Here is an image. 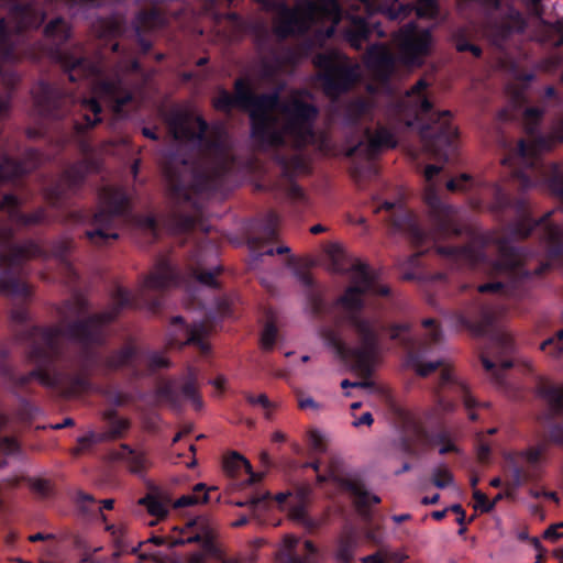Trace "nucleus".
<instances>
[{"mask_svg": "<svg viewBox=\"0 0 563 563\" xmlns=\"http://www.w3.org/2000/svg\"><path fill=\"white\" fill-rule=\"evenodd\" d=\"M244 82H236V98L223 92L214 100L217 109L227 110L235 101L250 109L253 133L269 143L291 142L296 146L312 141V121L316 109L308 102L309 96L295 93L286 106H279L276 96L251 99L244 92Z\"/></svg>", "mask_w": 563, "mask_h": 563, "instance_id": "nucleus-1", "label": "nucleus"}, {"mask_svg": "<svg viewBox=\"0 0 563 563\" xmlns=\"http://www.w3.org/2000/svg\"><path fill=\"white\" fill-rule=\"evenodd\" d=\"M279 22L276 24V32L285 36L289 33L301 32L310 26L311 22L330 21L331 25L327 29V36H331L334 26L340 21V13L336 0H319L318 4H312L307 10L301 8L290 11L283 9L279 13Z\"/></svg>", "mask_w": 563, "mask_h": 563, "instance_id": "nucleus-2", "label": "nucleus"}, {"mask_svg": "<svg viewBox=\"0 0 563 563\" xmlns=\"http://www.w3.org/2000/svg\"><path fill=\"white\" fill-rule=\"evenodd\" d=\"M394 42L399 51L398 59L406 65L420 64L432 45L430 32L416 25L406 26L395 36Z\"/></svg>", "mask_w": 563, "mask_h": 563, "instance_id": "nucleus-3", "label": "nucleus"}, {"mask_svg": "<svg viewBox=\"0 0 563 563\" xmlns=\"http://www.w3.org/2000/svg\"><path fill=\"white\" fill-rule=\"evenodd\" d=\"M180 533L186 536L174 539L172 541L174 544L202 542L207 554L217 555L216 545L211 543L216 536V527L208 518L199 517L188 522Z\"/></svg>", "mask_w": 563, "mask_h": 563, "instance_id": "nucleus-4", "label": "nucleus"}, {"mask_svg": "<svg viewBox=\"0 0 563 563\" xmlns=\"http://www.w3.org/2000/svg\"><path fill=\"white\" fill-rule=\"evenodd\" d=\"M355 286L350 287L341 299V305L345 310H354L362 303L361 295L369 289L371 277L367 266L357 264L354 267Z\"/></svg>", "mask_w": 563, "mask_h": 563, "instance_id": "nucleus-5", "label": "nucleus"}, {"mask_svg": "<svg viewBox=\"0 0 563 563\" xmlns=\"http://www.w3.org/2000/svg\"><path fill=\"white\" fill-rule=\"evenodd\" d=\"M428 84L426 80L420 79L417 84L406 93L404 103L401 106V112L408 114H423L430 111L431 103L427 97Z\"/></svg>", "mask_w": 563, "mask_h": 563, "instance_id": "nucleus-6", "label": "nucleus"}, {"mask_svg": "<svg viewBox=\"0 0 563 563\" xmlns=\"http://www.w3.org/2000/svg\"><path fill=\"white\" fill-rule=\"evenodd\" d=\"M299 543V540L294 536H286L282 542L280 552L278 554V563H313V554L316 547L311 541H305L302 547L306 552L303 560L298 559L292 554V550Z\"/></svg>", "mask_w": 563, "mask_h": 563, "instance_id": "nucleus-7", "label": "nucleus"}, {"mask_svg": "<svg viewBox=\"0 0 563 563\" xmlns=\"http://www.w3.org/2000/svg\"><path fill=\"white\" fill-rule=\"evenodd\" d=\"M114 211H100L93 218L96 228L87 232L88 238L96 244H102L108 239H117L118 234L111 229Z\"/></svg>", "mask_w": 563, "mask_h": 563, "instance_id": "nucleus-8", "label": "nucleus"}, {"mask_svg": "<svg viewBox=\"0 0 563 563\" xmlns=\"http://www.w3.org/2000/svg\"><path fill=\"white\" fill-rule=\"evenodd\" d=\"M350 20L353 26V30L346 33V38L351 43L352 46L360 48L365 38L376 34L378 37L384 35V32L377 26L376 23H372L369 26L363 19L357 18L353 14L350 15Z\"/></svg>", "mask_w": 563, "mask_h": 563, "instance_id": "nucleus-9", "label": "nucleus"}, {"mask_svg": "<svg viewBox=\"0 0 563 563\" xmlns=\"http://www.w3.org/2000/svg\"><path fill=\"white\" fill-rule=\"evenodd\" d=\"M224 468L233 476L241 475L242 473L247 474L249 483H254L256 481V475L252 472L249 461L238 453H233L225 459Z\"/></svg>", "mask_w": 563, "mask_h": 563, "instance_id": "nucleus-10", "label": "nucleus"}, {"mask_svg": "<svg viewBox=\"0 0 563 563\" xmlns=\"http://www.w3.org/2000/svg\"><path fill=\"white\" fill-rule=\"evenodd\" d=\"M361 2L371 14L374 12H383L390 20L399 18L400 14L407 11V8L401 4L398 5V10L396 11L398 0H390V4L387 2L383 3L382 0H361Z\"/></svg>", "mask_w": 563, "mask_h": 563, "instance_id": "nucleus-11", "label": "nucleus"}, {"mask_svg": "<svg viewBox=\"0 0 563 563\" xmlns=\"http://www.w3.org/2000/svg\"><path fill=\"white\" fill-rule=\"evenodd\" d=\"M457 128L444 122L434 140V152L439 155L441 152L453 150V141L457 137Z\"/></svg>", "mask_w": 563, "mask_h": 563, "instance_id": "nucleus-12", "label": "nucleus"}, {"mask_svg": "<svg viewBox=\"0 0 563 563\" xmlns=\"http://www.w3.org/2000/svg\"><path fill=\"white\" fill-rule=\"evenodd\" d=\"M548 449V442L541 441L521 451L518 456L528 466L537 467L544 461Z\"/></svg>", "mask_w": 563, "mask_h": 563, "instance_id": "nucleus-13", "label": "nucleus"}, {"mask_svg": "<svg viewBox=\"0 0 563 563\" xmlns=\"http://www.w3.org/2000/svg\"><path fill=\"white\" fill-rule=\"evenodd\" d=\"M548 148L543 143H532V144H519V151L516 153L514 157L505 158L503 161L504 164H510L511 159L519 161L520 164L529 165L531 164V158L536 156L540 150Z\"/></svg>", "mask_w": 563, "mask_h": 563, "instance_id": "nucleus-14", "label": "nucleus"}, {"mask_svg": "<svg viewBox=\"0 0 563 563\" xmlns=\"http://www.w3.org/2000/svg\"><path fill=\"white\" fill-rule=\"evenodd\" d=\"M197 125L202 133L206 129L205 122L199 118H186L180 122L174 123L173 132L176 139H192L194 135L189 132V129Z\"/></svg>", "mask_w": 563, "mask_h": 563, "instance_id": "nucleus-15", "label": "nucleus"}, {"mask_svg": "<svg viewBox=\"0 0 563 563\" xmlns=\"http://www.w3.org/2000/svg\"><path fill=\"white\" fill-rule=\"evenodd\" d=\"M208 501V494L203 484H197L194 492L188 495H184L174 503V507H187L196 504H203Z\"/></svg>", "mask_w": 563, "mask_h": 563, "instance_id": "nucleus-16", "label": "nucleus"}, {"mask_svg": "<svg viewBox=\"0 0 563 563\" xmlns=\"http://www.w3.org/2000/svg\"><path fill=\"white\" fill-rule=\"evenodd\" d=\"M355 329L364 341V349L358 355L360 358H364L368 354V352L373 350L374 335L369 324L365 321H356Z\"/></svg>", "mask_w": 563, "mask_h": 563, "instance_id": "nucleus-17", "label": "nucleus"}, {"mask_svg": "<svg viewBox=\"0 0 563 563\" xmlns=\"http://www.w3.org/2000/svg\"><path fill=\"white\" fill-rule=\"evenodd\" d=\"M122 457L126 459L131 464V470L139 473L148 465V460L143 452L132 451L128 448L123 449Z\"/></svg>", "mask_w": 563, "mask_h": 563, "instance_id": "nucleus-18", "label": "nucleus"}, {"mask_svg": "<svg viewBox=\"0 0 563 563\" xmlns=\"http://www.w3.org/2000/svg\"><path fill=\"white\" fill-rule=\"evenodd\" d=\"M373 147H393L396 142L394 135L386 129H379L369 137Z\"/></svg>", "mask_w": 563, "mask_h": 563, "instance_id": "nucleus-19", "label": "nucleus"}, {"mask_svg": "<svg viewBox=\"0 0 563 563\" xmlns=\"http://www.w3.org/2000/svg\"><path fill=\"white\" fill-rule=\"evenodd\" d=\"M141 504H143L147 511L157 518H163L167 514V506L162 500L157 499L156 497H146L141 499Z\"/></svg>", "mask_w": 563, "mask_h": 563, "instance_id": "nucleus-20", "label": "nucleus"}, {"mask_svg": "<svg viewBox=\"0 0 563 563\" xmlns=\"http://www.w3.org/2000/svg\"><path fill=\"white\" fill-rule=\"evenodd\" d=\"M246 400L250 405L261 408L266 417H269L275 408L265 394L247 395Z\"/></svg>", "mask_w": 563, "mask_h": 563, "instance_id": "nucleus-21", "label": "nucleus"}, {"mask_svg": "<svg viewBox=\"0 0 563 563\" xmlns=\"http://www.w3.org/2000/svg\"><path fill=\"white\" fill-rule=\"evenodd\" d=\"M432 483L438 488H444L453 483V478L446 467L440 466L437 467L432 473Z\"/></svg>", "mask_w": 563, "mask_h": 563, "instance_id": "nucleus-22", "label": "nucleus"}, {"mask_svg": "<svg viewBox=\"0 0 563 563\" xmlns=\"http://www.w3.org/2000/svg\"><path fill=\"white\" fill-rule=\"evenodd\" d=\"M82 106L86 111L85 117H86L87 125H93L98 121H100V119H99L100 106L96 99L85 100L82 102Z\"/></svg>", "mask_w": 563, "mask_h": 563, "instance_id": "nucleus-23", "label": "nucleus"}, {"mask_svg": "<svg viewBox=\"0 0 563 563\" xmlns=\"http://www.w3.org/2000/svg\"><path fill=\"white\" fill-rule=\"evenodd\" d=\"M95 93L97 95L98 98L102 99L104 102L110 101V100H115V102H117L115 110H119L120 106L125 102V100H121L118 97V91H117L115 87L101 86L95 91Z\"/></svg>", "mask_w": 563, "mask_h": 563, "instance_id": "nucleus-24", "label": "nucleus"}, {"mask_svg": "<svg viewBox=\"0 0 563 563\" xmlns=\"http://www.w3.org/2000/svg\"><path fill=\"white\" fill-rule=\"evenodd\" d=\"M417 14L420 18H432L435 14L437 5L434 0H419L417 8Z\"/></svg>", "mask_w": 563, "mask_h": 563, "instance_id": "nucleus-25", "label": "nucleus"}, {"mask_svg": "<svg viewBox=\"0 0 563 563\" xmlns=\"http://www.w3.org/2000/svg\"><path fill=\"white\" fill-rule=\"evenodd\" d=\"M146 284H147V287H150V288H164V287L168 286L169 282H168L167 271L164 269L162 272L152 274L148 277Z\"/></svg>", "mask_w": 563, "mask_h": 563, "instance_id": "nucleus-26", "label": "nucleus"}, {"mask_svg": "<svg viewBox=\"0 0 563 563\" xmlns=\"http://www.w3.org/2000/svg\"><path fill=\"white\" fill-rule=\"evenodd\" d=\"M372 54H376L380 58L376 60L378 67H386L389 64L394 65L397 60L394 58L385 47H375Z\"/></svg>", "mask_w": 563, "mask_h": 563, "instance_id": "nucleus-27", "label": "nucleus"}, {"mask_svg": "<svg viewBox=\"0 0 563 563\" xmlns=\"http://www.w3.org/2000/svg\"><path fill=\"white\" fill-rule=\"evenodd\" d=\"M276 328L273 324H267L262 333L261 343L265 349H269L276 340Z\"/></svg>", "mask_w": 563, "mask_h": 563, "instance_id": "nucleus-28", "label": "nucleus"}, {"mask_svg": "<svg viewBox=\"0 0 563 563\" xmlns=\"http://www.w3.org/2000/svg\"><path fill=\"white\" fill-rule=\"evenodd\" d=\"M184 396L191 402L195 409H200L202 407V401L194 386L185 387Z\"/></svg>", "mask_w": 563, "mask_h": 563, "instance_id": "nucleus-29", "label": "nucleus"}, {"mask_svg": "<svg viewBox=\"0 0 563 563\" xmlns=\"http://www.w3.org/2000/svg\"><path fill=\"white\" fill-rule=\"evenodd\" d=\"M377 503H379V498L369 493H356L355 495V504L358 506H367Z\"/></svg>", "mask_w": 563, "mask_h": 563, "instance_id": "nucleus-30", "label": "nucleus"}, {"mask_svg": "<svg viewBox=\"0 0 563 563\" xmlns=\"http://www.w3.org/2000/svg\"><path fill=\"white\" fill-rule=\"evenodd\" d=\"M562 339H563V329L561 331H559L554 338H550V339L545 340L541 344V350L547 351L548 347H550L551 345H555V350L558 352H562L563 351V346L560 343V341Z\"/></svg>", "mask_w": 563, "mask_h": 563, "instance_id": "nucleus-31", "label": "nucleus"}, {"mask_svg": "<svg viewBox=\"0 0 563 563\" xmlns=\"http://www.w3.org/2000/svg\"><path fill=\"white\" fill-rule=\"evenodd\" d=\"M402 560V558H391L387 555L376 554L373 556H367L364 559V563H399Z\"/></svg>", "mask_w": 563, "mask_h": 563, "instance_id": "nucleus-32", "label": "nucleus"}, {"mask_svg": "<svg viewBox=\"0 0 563 563\" xmlns=\"http://www.w3.org/2000/svg\"><path fill=\"white\" fill-rule=\"evenodd\" d=\"M174 539H180V537H175V536H153L151 537L146 543H154L156 545H169V547H175L176 544H174L172 541Z\"/></svg>", "mask_w": 563, "mask_h": 563, "instance_id": "nucleus-33", "label": "nucleus"}, {"mask_svg": "<svg viewBox=\"0 0 563 563\" xmlns=\"http://www.w3.org/2000/svg\"><path fill=\"white\" fill-rule=\"evenodd\" d=\"M544 538L552 542L563 538L562 525H553L544 531Z\"/></svg>", "mask_w": 563, "mask_h": 563, "instance_id": "nucleus-34", "label": "nucleus"}, {"mask_svg": "<svg viewBox=\"0 0 563 563\" xmlns=\"http://www.w3.org/2000/svg\"><path fill=\"white\" fill-rule=\"evenodd\" d=\"M438 363H418L415 365V369L419 375L426 376L432 373L438 367Z\"/></svg>", "mask_w": 563, "mask_h": 563, "instance_id": "nucleus-35", "label": "nucleus"}, {"mask_svg": "<svg viewBox=\"0 0 563 563\" xmlns=\"http://www.w3.org/2000/svg\"><path fill=\"white\" fill-rule=\"evenodd\" d=\"M298 405L301 409H310L314 412L318 411L320 408V406L311 397H300L298 400Z\"/></svg>", "mask_w": 563, "mask_h": 563, "instance_id": "nucleus-36", "label": "nucleus"}, {"mask_svg": "<svg viewBox=\"0 0 563 563\" xmlns=\"http://www.w3.org/2000/svg\"><path fill=\"white\" fill-rule=\"evenodd\" d=\"M309 441H310V444L311 446L316 450V451H323L324 450V445H323V437L313 431V432H310L309 434Z\"/></svg>", "mask_w": 563, "mask_h": 563, "instance_id": "nucleus-37", "label": "nucleus"}, {"mask_svg": "<svg viewBox=\"0 0 563 563\" xmlns=\"http://www.w3.org/2000/svg\"><path fill=\"white\" fill-rule=\"evenodd\" d=\"M550 439L555 443H563V427L556 426L553 427L550 431Z\"/></svg>", "mask_w": 563, "mask_h": 563, "instance_id": "nucleus-38", "label": "nucleus"}, {"mask_svg": "<svg viewBox=\"0 0 563 563\" xmlns=\"http://www.w3.org/2000/svg\"><path fill=\"white\" fill-rule=\"evenodd\" d=\"M466 180L467 177L465 175H462L459 179H452L448 181L446 187L450 190H463L465 187L464 185H461V183Z\"/></svg>", "mask_w": 563, "mask_h": 563, "instance_id": "nucleus-39", "label": "nucleus"}, {"mask_svg": "<svg viewBox=\"0 0 563 563\" xmlns=\"http://www.w3.org/2000/svg\"><path fill=\"white\" fill-rule=\"evenodd\" d=\"M18 450V444L15 441L5 439L0 443V451L13 453Z\"/></svg>", "mask_w": 563, "mask_h": 563, "instance_id": "nucleus-40", "label": "nucleus"}, {"mask_svg": "<svg viewBox=\"0 0 563 563\" xmlns=\"http://www.w3.org/2000/svg\"><path fill=\"white\" fill-rule=\"evenodd\" d=\"M77 503L79 506H81L82 508H88V506L90 504H93L95 500L93 498L88 495V494H84V493H78L77 494Z\"/></svg>", "mask_w": 563, "mask_h": 563, "instance_id": "nucleus-41", "label": "nucleus"}, {"mask_svg": "<svg viewBox=\"0 0 563 563\" xmlns=\"http://www.w3.org/2000/svg\"><path fill=\"white\" fill-rule=\"evenodd\" d=\"M373 423V417L371 412L363 413L360 418L353 421L354 427H360L363 424L371 426Z\"/></svg>", "mask_w": 563, "mask_h": 563, "instance_id": "nucleus-42", "label": "nucleus"}, {"mask_svg": "<svg viewBox=\"0 0 563 563\" xmlns=\"http://www.w3.org/2000/svg\"><path fill=\"white\" fill-rule=\"evenodd\" d=\"M511 482H507V486L517 487L521 484V471L518 467L511 470Z\"/></svg>", "mask_w": 563, "mask_h": 563, "instance_id": "nucleus-43", "label": "nucleus"}, {"mask_svg": "<svg viewBox=\"0 0 563 563\" xmlns=\"http://www.w3.org/2000/svg\"><path fill=\"white\" fill-rule=\"evenodd\" d=\"M104 205L107 208H112L118 201H121V195L118 192H111L104 196Z\"/></svg>", "mask_w": 563, "mask_h": 563, "instance_id": "nucleus-44", "label": "nucleus"}, {"mask_svg": "<svg viewBox=\"0 0 563 563\" xmlns=\"http://www.w3.org/2000/svg\"><path fill=\"white\" fill-rule=\"evenodd\" d=\"M441 170V167L429 165L424 169V177L428 181H431L434 176H437Z\"/></svg>", "mask_w": 563, "mask_h": 563, "instance_id": "nucleus-45", "label": "nucleus"}, {"mask_svg": "<svg viewBox=\"0 0 563 563\" xmlns=\"http://www.w3.org/2000/svg\"><path fill=\"white\" fill-rule=\"evenodd\" d=\"M449 510H451V511L455 512V516H459V517H457V522H459V523H461V525H462V523L464 522V520H465V512H464V510L462 509L461 505H457V504H456V505H453V506H451V507L449 508Z\"/></svg>", "mask_w": 563, "mask_h": 563, "instance_id": "nucleus-46", "label": "nucleus"}, {"mask_svg": "<svg viewBox=\"0 0 563 563\" xmlns=\"http://www.w3.org/2000/svg\"><path fill=\"white\" fill-rule=\"evenodd\" d=\"M454 378V373L451 368H449L448 366H444L442 368V375H441V380H442V384H445L450 380H452Z\"/></svg>", "mask_w": 563, "mask_h": 563, "instance_id": "nucleus-47", "label": "nucleus"}, {"mask_svg": "<svg viewBox=\"0 0 563 563\" xmlns=\"http://www.w3.org/2000/svg\"><path fill=\"white\" fill-rule=\"evenodd\" d=\"M198 279L203 285H207V286L214 285V276L210 273L199 275Z\"/></svg>", "mask_w": 563, "mask_h": 563, "instance_id": "nucleus-48", "label": "nucleus"}, {"mask_svg": "<svg viewBox=\"0 0 563 563\" xmlns=\"http://www.w3.org/2000/svg\"><path fill=\"white\" fill-rule=\"evenodd\" d=\"M211 384H212V385H213L218 390H220V391H221V390H223V389H224V387H225L227 379H225V377H223V376H218V377H216V378L211 382Z\"/></svg>", "mask_w": 563, "mask_h": 563, "instance_id": "nucleus-49", "label": "nucleus"}, {"mask_svg": "<svg viewBox=\"0 0 563 563\" xmlns=\"http://www.w3.org/2000/svg\"><path fill=\"white\" fill-rule=\"evenodd\" d=\"M62 25H64V22L62 20L53 21V22H51L47 25L46 33L51 34V35H54L55 34V29L58 27V26H62Z\"/></svg>", "mask_w": 563, "mask_h": 563, "instance_id": "nucleus-50", "label": "nucleus"}, {"mask_svg": "<svg viewBox=\"0 0 563 563\" xmlns=\"http://www.w3.org/2000/svg\"><path fill=\"white\" fill-rule=\"evenodd\" d=\"M339 467V462L333 461L330 467L329 478H333L334 481L339 479V476L336 474V468Z\"/></svg>", "mask_w": 563, "mask_h": 563, "instance_id": "nucleus-51", "label": "nucleus"}, {"mask_svg": "<svg viewBox=\"0 0 563 563\" xmlns=\"http://www.w3.org/2000/svg\"><path fill=\"white\" fill-rule=\"evenodd\" d=\"M117 424H118V428L115 430V433H119L123 430H125L128 427H129V422L126 419H123V418H119L117 420Z\"/></svg>", "mask_w": 563, "mask_h": 563, "instance_id": "nucleus-52", "label": "nucleus"}, {"mask_svg": "<svg viewBox=\"0 0 563 563\" xmlns=\"http://www.w3.org/2000/svg\"><path fill=\"white\" fill-rule=\"evenodd\" d=\"M457 49L459 51L471 49L473 52V54L476 55V56H478L479 53H481L479 48H477L475 46H471V45H464V44L459 45Z\"/></svg>", "mask_w": 563, "mask_h": 563, "instance_id": "nucleus-53", "label": "nucleus"}, {"mask_svg": "<svg viewBox=\"0 0 563 563\" xmlns=\"http://www.w3.org/2000/svg\"><path fill=\"white\" fill-rule=\"evenodd\" d=\"M188 563H206V558L203 554H194L189 559Z\"/></svg>", "mask_w": 563, "mask_h": 563, "instance_id": "nucleus-54", "label": "nucleus"}, {"mask_svg": "<svg viewBox=\"0 0 563 563\" xmlns=\"http://www.w3.org/2000/svg\"><path fill=\"white\" fill-rule=\"evenodd\" d=\"M141 558L153 560L156 563H163V560L161 559V556L157 553L142 554Z\"/></svg>", "mask_w": 563, "mask_h": 563, "instance_id": "nucleus-55", "label": "nucleus"}, {"mask_svg": "<svg viewBox=\"0 0 563 563\" xmlns=\"http://www.w3.org/2000/svg\"><path fill=\"white\" fill-rule=\"evenodd\" d=\"M449 511V508H445L443 510H437V511H433L432 512V517L435 519V520H442L445 516H446V512Z\"/></svg>", "mask_w": 563, "mask_h": 563, "instance_id": "nucleus-56", "label": "nucleus"}, {"mask_svg": "<svg viewBox=\"0 0 563 563\" xmlns=\"http://www.w3.org/2000/svg\"><path fill=\"white\" fill-rule=\"evenodd\" d=\"M438 500H439V494H435L430 498L429 497L422 498L421 503L424 505H430V504H437Z\"/></svg>", "mask_w": 563, "mask_h": 563, "instance_id": "nucleus-57", "label": "nucleus"}, {"mask_svg": "<svg viewBox=\"0 0 563 563\" xmlns=\"http://www.w3.org/2000/svg\"><path fill=\"white\" fill-rule=\"evenodd\" d=\"M216 551H217V555H213V556L221 560L222 563H239V561L235 559H230V560L223 559L221 555V551L217 547H216Z\"/></svg>", "mask_w": 563, "mask_h": 563, "instance_id": "nucleus-58", "label": "nucleus"}, {"mask_svg": "<svg viewBox=\"0 0 563 563\" xmlns=\"http://www.w3.org/2000/svg\"><path fill=\"white\" fill-rule=\"evenodd\" d=\"M152 365H154V366H165V365H167V361H165L162 357L153 356L152 357Z\"/></svg>", "mask_w": 563, "mask_h": 563, "instance_id": "nucleus-59", "label": "nucleus"}, {"mask_svg": "<svg viewBox=\"0 0 563 563\" xmlns=\"http://www.w3.org/2000/svg\"><path fill=\"white\" fill-rule=\"evenodd\" d=\"M272 440L275 442H283L285 440V434L280 431H275L272 434Z\"/></svg>", "mask_w": 563, "mask_h": 563, "instance_id": "nucleus-60", "label": "nucleus"}, {"mask_svg": "<svg viewBox=\"0 0 563 563\" xmlns=\"http://www.w3.org/2000/svg\"><path fill=\"white\" fill-rule=\"evenodd\" d=\"M453 450H455V446H454L453 443H450L448 445H442V446L439 448V452L441 454L448 453V452L453 451Z\"/></svg>", "mask_w": 563, "mask_h": 563, "instance_id": "nucleus-61", "label": "nucleus"}, {"mask_svg": "<svg viewBox=\"0 0 563 563\" xmlns=\"http://www.w3.org/2000/svg\"><path fill=\"white\" fill-rule=\"evenodd\" d=\"M288 497H290V495H289V494H284V493H282V494L276 495L275 499H276V501H277V503L283 504V503H285V501H286V499H287Z\"/></svg>", "mask_w": 563, "mask_h": 563, "instance_id": "nucleus-62", "label": "nucleus"}, {"mask_svg": "<svg viewBox=\"0 0 563 563\" xmlns=\"http://www.w3.org/2000/svg\"><path fill=\"white\" fill-rule=\"evenodd\" d=\"M310 231L313 234H318L320 232H323L324 228L321 224H316V225L311 227Z\"/></svg>", "mask_w": 563, "mask_h": 563, "instance_id": "nucleus-63", "label": "nucleus"}, {"mask_svg": "<svg viewBox=\"0 0 563 563\" xmlns=\"http://www.w3.org/2000/svg\"><path fill=\"white\" fill-rule=\"evenodd\" d=\"M483 365L487 371H492L495 368V364L492 363L489 360H483Z\"/></svg>", "mask_w": 563, "mask_h": 563, "instance_id": "nucleus-64", "label": "nucleus"}]
</instances>
